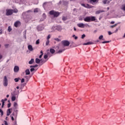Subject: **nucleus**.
<instances>
[{
  "instance_id": "nucleus-1",
  "label": "nucleus",
  "mask_w": 125,
  "mask_h": 125,
  "mask_svg": "<svg viewBox=\"0 0 125 125\" xmlns=\"http://www.w3.org/2000/svg\"><path fill=\"white\" fill-rule=\"evenodd\" d=\"M83 20L85 22H93L96 20V19H95V17L89 16L84 18Z\"/></svg>"
},
{
  "instance_id": "nucleus-2",
  "label": "nucleus",
  "mask_w": 125,
  "mask_h": 125,
  "mask_svg": "<svg viewBox=\"0 0 125 125\" xmlns=\"http://www.w3.org/2000/svg\"><path fill=\"white\" fill-rule=\"evenodd\" d=\"M49 14L50 15H53L54 17H58L60 15V13L54 10H51L49 12Z\"/></svg>"
},
{
  "instance_id": "nucleus-3",
  "label": "nucleus",
  "mask_w": 125,
  "mask_h": 125,
  "mask_svg": "<svg viewBox=\"0 0 125 125\" xmlns=\"http://www.w3.org/2000/svg\"><path fill=\"white\" fill-rule=\"evenodd\" d=\"M3 84L4 86H7L8 85V80H7V77L5 76L3 80Z\"/></svg>"
},
{
  "instance_id": "nucleus-4",
  "label": "nucleus",
  "mask_w": 125,
  "mask_h": 125,
  "mask_svg": "<svg viewBox=\"0 0 125 125\" xmlns=\"http://www.w3.org/2000/svg\"><path fill=\"white\" fill-rule=\"evenodd\" d=\"M6 16H10V15H12L13 14V12H14V10L12 9H7L6 10Z\"/></svg>"
},
{
  "instance_id": "nucleus-5",
  "label": "nucleus",
  "mask_w": 125,
  "mask_h": 125,
  "mask_svg": "<svg viewBox=\"0 0 125 125\" xmlns=\"http://www.w3.org/2000/svg\"><path fill=\"white\" fill-rule=\"evenodd\" d=\"M52 29L54 30V31H55L56 30H57V31H59L60 32L62 31V27L60 25L53 26Z\"/></svg>"
},
{
  "instance_id": "nucleus-6",
  "label": "nucleus",
  "mask_w": 125,
  "mask_h": 125,
  "mask_svg": "<svg viewBox=\"0 0 125 125\" xmlns=\"http://www.w3.org/2000/svg\"><path fill=\"white\" fill-rule=\"evenodd\" d=\"M62 43L64 46H69L70 45V42L67 40L62 41Z\"/></svg>"
},
{
  "instance_id": "nucleus-7",
  "label": "nucleus",
  "mask_w": 125,
  "mask_h": 125,
  "mask_svg": "<svg viewBox=\"0 0 125 125\" xmlns=\"http://www.w3.org/2000/svg\"><path fill=\"white\" fill-rule=\"evenodd\" d=\"M81 5H82V6H83V7H85V8H92V7H93V6L92 5H90L88 4H81Z\"/></svg>"
},
{
  "instance_id": "nucleus-8",
  "label": "nucleus",
  "mask_w": 125,
  "mask_h": 125,
  "mask_svg": "<svg viewBox=\"0 0 125 125\" xmlns=\"http://www.w3.org/2000/svg\"><path fill=\"white\" fill-rule=\"evenodd\" d=\"M37 29L38 31V32H42L43 29H44V27L42 25H39L37 26Z\"/></svg>"
},
{
  "instance_id": "nucleus-9",
  "label": "nucleus",
  "mask_w": 125,
  "mask_h": 125,
  "mask_svg": "<svg viewBox=\"0 0 125 125\" xmlns=\"http://www.w3.org/2000/svg\"><path fill=\"white\" fill-rule=\"evenodd\" d=\"M14 26L16 27V28H17L19 26H20L21 25V22L19 21H17L14 23Z\"/></svg>"
},
{
  "instance_id": "nucleus-10",
  "label": "nucleus",
  "mask_w": 125,
  "mask_h": 125,
  "mask_svg": "<svg viewBox=\"0 0 125 125\" xmlns=\"http://www.w3.org/2000/svg\"><path fill=\"white\" fill-rule=\"evenodd\" d=\"M46 19V15H45V13H43L42 14V18L41 19L40 21L42 22V21H44Z\"/></svg>"
},
{
  "instance_id": "nucleus-11",
  "label": "nucleus",
  "mask_w": 125,
  "mask_h": 125,
  "mask_svg": "<svg viewBox=\"0 0 125 125\" xmlns=\"http://www.w3.org/2000/svg\"><path fill=\"white\" fill-rule=\"evenodd\" d=\"M90 44H94V43L92 42H89L86 43H83V45H89Z\"/></svg>"
},
{
  "instance_id": "nucleus-12",
  "label": "nucleus",
  "mask_w": 125,
  "mask_h": 125,
  "mask_svg": "<svg viewBox=\"0 0 125 125\" xmlns=\"http://www.w3.org/2000/svg\"><path fill=\"white\" fill-rule=\"evenodd\" d=\"M14 71L16 73H17L19 71V67L18 66H15L14 68Z\"/></svg>"
},
{
  "instance_id": "nucleus-13",
  "label": "nucleus",
  "mask_w": 125,
  "mask_h": 125,
  "mask_svg": "<svg viewBox=\"0 0 125 125\" xmlns=\"http://www.w3.org/2000/svg\"><path fill=\"white\" fill-rule=\"evenodd\" d=\"M16 109H18V104L17 103L15 102L14 103V110H16Z\"/></svg>"
},
{
  "instance_id": "nucleus-14",
  "label": "nucleus",
  "mask_w": 125,
  "mask_h": 125,
  "mask_svg": "<svg viewBox=\"0 0 125 125\" xmlns=\"http://www.w3.org/2000/svg\"><path fill=\"white\" fill-rule=\"evenodd\" d=\"M28 48L29 51H33V50H34V49L33 48V46H32V45H29L28 46Z\"/></svg>"
},
{
  "instance_id": "nucleus-15",
  "label": "nucleus",
  "mask_w": 125,
  "mask_h": 125,
  "mask_svg": "<svg viewBox=\"0 0 125 125\" xmlns=\"http://www.w3.org/2000/svg\"><path fill=\"white\" fill-rule=\"evenodd\" d=\"M77 26H78V27H79V28H84L83 23H78V24H77Z\"/></svg>"
},
{
  "instance_id": "nucleus-16",
  "label": "nucleus",
  "mask_w": 125,
  "mask_h": 125,
  "mask_svg": "<svg viewBox=\"0 0 125 125\" xmlns=\"http://www.w3.org/2000/svg\"><path fill=\"white\" fill-rule=\"evenodd\" d=\"M10 108L7 109L6 116H8L9 115H10V114H11V111H10Z\"/></svg>"
},
{
  "instance_id": "nucleus-17",
  "label": "nucleus",
  "mask_w": 125,
  "mask_h": 125,
  "mask_svg": "<svg viewBox=\"0 0 125 125\" xmlns=\"http://www.w3.org/2000/svg\"><path fill=\"white\" fill-rule=\"evenodd\" d=\"M35 62L36 64H40V63H41V60L39 58H36L35 59Z\"/></svg>"
},
{
  "instance_id": "nucleus-18",
  "label": "nucleus",
  "mask_w": 125,
  "mask_h": 125,
  "mask_svg": "<svg viewBox=\"0 0 125 125\" xmlns=\"http://www.w3.org/2000/svg\"><path fill=\"white\" fill-rule=\"evenodd\" d=\"M25 73L26 75H30V74H31V72H30V69H27L25 70Z\"/></svg>"
},
{
  "instance_id": "nucleus-19",
  "label": "nucleus",
  "mask_w": 125,
  "mask_h": 125,
  "mask_svg": "<svg viewBox=\"0 0 125 125\" xmlns=\"http://www.w3.org/2000/svg\"><path fill=\"white\" fill-rule=\"evenodd\" d=\"M34 62H35V60H34V59H31V60L28 62V63L30 65H32Z\"/></svg>"
},
{
  "instance_id": "nucleus-20",
  "label": "nucleus",
  "mask_w": 125,
  "mask_h": 125,
  "mask_svg": "<svg viewBox=\"0 0 125 125\" xmlns=\"http://www.w3.org/2000/svg\"><path fill=\"white\" fill-rule=\"evenodd\" d=\"M15 113H16V114H15V116H14V118L15 119L17 118V115L18 114V110L17 109H14Z\"/></svg>"
},
{
  "instance_id": "nucleus-21",
  "label": "nucleus",
  "mask_w": 125,
  "mask_h": 125,
  "mask_svg": "<svg viewBox=\"0 0 125 125\" xmlns=\"http://www.w3.org/2000/svg\"><path fill=\"white\" fill-rule=\"evenodd\" d=\"M65 51V48H63V49H61L60 50H59L58 51V53H62V52H63V51Z\"/></svg>"
},
{
  "instance_id": "nucleus-22",
  "label": "nucleus",
  "mask_w": 125,
  "mask_h": 125,
  "mask_svg": "<svg viewBox=\"0 0 125 125\" xmlns=\"http://www.w3.org/2000/svg\"><path fill=\"white\" fill-rule=\"evenodd\" d=\"M14 116H15L14 113H13L12 114L10 115L12 121H14Z\"/></svg>"
},
{
  "instance_id": "nucleus-23",
  "label": "nucleus",
  "mask_w": 125,
  "mask_h": 125,
  "mask_svg": "<svg viewBox=\"0 0 125 125\" xmlns=\"http://www.w3.org/2000/svg\"><path fill=\"white\" fill-rule=\"evenodd\" d=\"M104 11L103 10H98L96 11V14H100L102 12H104Z\"/></svg>"
},
{
  "instance_id": "nucleus-24",
  "label": "nucleus",
  "mask_w": 125,
  "mask_h": 125,
  "mask_svg": "<svg viewBox=\"0 0 125 125\" xmlns=\"http://www.w3.org/2000/svg\"><path fill=\"white\" fill-rule=\"evenodd\" d=\"M50 52H51L52 54H54V53H55V50H54V49L51 48L50 49Z\"/></svg>"
},
{
  "instance_id": "nucleus-25",
  "label": "nucleus",
  "mask_w": 125,
  "mask_h": 125,
  "mask_svg": "<svg viewBox=\"0 0 125 125\" xmlns=\"http://www.w3.org/2000/svg\"><path fill=\"white\" fill-rule=\"evenodd\" d=\"M90 2H91V3H92V2H98V0H89Z\"/></svg>"
},
{
  "instance_id": "nucleus-26",
  "label": "nucleus",
  "mask_w": 125,
  "mask_h": 125,
  "mask_svg": "<svg viewBox=\"0 0 125 125\" xmlns=\"http://www.w3.org/2000/svg\"><path fill=\"white\" fill-rule=\"evenodd\" d=\"M24 78H26V82H29V80H30V78H31V77L28 76H25L24 77Z\"/></svg>"
},
{
  "instance_id": "nucleus-27",
  "label": "nucleus",
  "mask_w": 125,
  "mask_h": 125,
  "mask_svg": "<svg viewBox=\"0 0 125 125\" xmlns=\"http://www.w3.org/2000/svg\"><path fill=\"white\" fill-rule=\"evenodd\" d=\"M16 100V97L15 96H12V101H15Z\"/></svg>"
},
{
  "instance_id": "nucleus-28",
  "label": "nucleus",
  "mask_w": 125,
  "mask_h": 125,
  "mask_svg": "<svg viewBox=\"0 0 125 125\" xmlns=\"http://www.w3.org/2000/svg\"><path fill=\"white\" fill-rule=\"evenodd\" d=\"M31 68L30 69V72H34V71H35V72L37 71V69H35L34 67H31Z\"/></svg>"
},
{
  "instance_id": "nucleus-29",
  "label": "nucleus",
  "mask_w": 125,
  "mask_h": 125,
  "mask_svg": "<svg viewBox=\"0 0 125 125\" xmlns=\"http://www.w3.org/2000/svg\"><path fill=\"white\" fill-rule=\"evenodd\" d=\"M38 66H39V65L38 64H35L34 65H31L30 66V68H37V67H38Z\"/></svg>"
},
{
  "instance_id": "nucleus-30",
  "label": "nucleus",
  "mask_w": 125,
  "mask_h": 125,
  "mask_svg": "<svg viewBox=\"0 0 125 125\" xmlns=\"http://www.w3.org/2000/svg\"><path fill=\"white\" fill-rule=\"evenodd\" d=\"M19 80H21V78H15L14 81L16 83H18L19 82Z\"/></svg>"
},
{
  "instance_id": "nucleus-31",
  "label": "nucleus",
  "mask_w": 125,
  "mask_h": 125,
  "mask_svg": "<svg viewBox=\"0 0 125 125\" xmlns=\"http://www.w3.org/2000/svg\"><path fill=\"white\" fill-rule=\"evenodd\" d=\"M83 26H84V27H86V28H87V27H90L89 25H88V24L87 23H85V24L83 23Z\"/></svg>"
},
{
  "instance_id": "nucleus-32",
  "label": "nucleus",
  "mask_w": 125,
  "mask_h": 125,
  "mask_svg": "<svg viewBox=\"0 0 125 125\" xmlns=\"http://www.w3.org/2000/svg\"><path fill=\"white\" fill-rule=\"evenodd\" d=\"M7 31H8V32H11V31H12V29L11 28V27L10 26H8Z\"/></svg>"
},
{
  "instance_id": "nucleus-33",
  "label": "nucleus",
  "mask_w": 125,
  "mask_h": 125,
  "mask_svg": "<svg viewBox=\"0 0 125 125\" xmlns=\"http://www.w3.org/2000/svg\"><path fill=\"white\" fill-rule=\"evenodd\" d=\"M99 40H102V41H104V39H103V35H101L99 37Z\"/></svg>"
},
{
  "instance_id": "nucleus-34",
  "label": "nucleus",
  "mask_w": 125,
  "mask_h": 125,
  "mask_svg": "<svg viewBox=\"0 0 125 125\" xmlns=\"http://www.w3.org/2000/svg\"><path fill=\"white\" fill-rule=\"evenodd\" d=\"M121 9L125 11V4H124L122 5V7L121 8Z\"/></svg>"
},
{
  "instance_id": "nucleus-35",
  "label": "nucleus",
  "mask_w": 125,
  "mask_h": 125,
  "mask_svg": "<svg viewBox=\"0 0 125 125\" xmlns=\"http://www.w3.org/2000/svg\"><path fill=\"white\" fill-rule=\"evenodd\" d=\"M62 20H63V21H66V20H67V17H63L62 18Z\"/></svg>"
},
{
  "instance_id": "nucleus-36",
  "label": "nucleus",
  "mask_w": 125,
  "mask_h": 125,
  "mask_svg": "<svg viewBox=\"0 0 125 125\" xmlns=\"http://www.w3.org/2000/svg\"><path fill=\"white\" fill-rule=\"evenodd\" d=\"M54 40H55V41H56L57 42H61V40H60L59 38H55Z\"/></svg>"
},
{
  "instance_id": "nucleus-37",
  "label": "nucleus",
  "mask_w": 125,
  "mask_h": 125,
  "mask_svg": "<svg viewBox=\"0 0 125 125\" xmlns=\"http://www.w3.org/2000/svg\"><path fill=\"white\" fill-rule=\"evenodd\" d=\"M107 1H108V0H103V2L104 4H106V3H107Z\"/></svg>"
},
{
  "instance_id": "nucleus-38",
  "label": "nucleus",
  "mask_w": 125,
  "mask_h": 125,
  "mask_svg": "<svg viewBox=\"0 0 125 125\" xmlns=\"http://www.w3.org/2000/svg\"><path fill=\"white\" fill-rule=\"evenodd\" d=\"M45 44L46 45H48V44H49V40L46 41Z\"/></svg>"
},
{
  "instance_id": "nucleus-39",
  "label": "nucleus",
  "mask_w": 125,
  "mask_h": 125,
  "mask_svg": "<svg viewBox=\"0 0 125 125\" xmlns=\"http://www.w3.org/2000/svg\"><path fill=\"white\" fill-rule=\"evenodd\" d=\"M0 113H1V115L3 116V111L1 110V109H0Z\"/></svg>"
},
{
  "instance_id": "nucleus-40",
  "label": "nucleus",
  "mask_w": 125,
  "mask_h": 125,
  "mask_svg": "<svg viewBox=\"0 0 125 125\" xmlns=\"http://www.w3.org/2000/svg\"><path fill=\"white\" fill-rule=\"evenodd\" d=\"M4 46H5V48H8V46H9V44H5L4 45Z\"/></svg>"
},
{
  "instance_id": "nucleus-41",
  "label": "nucleus",
  "mask_w": 125,
  "mask_h": 125,
  "mask_svg": "<svg viewBox=\"0 0 125 125\" xmlns=\"http://www.w3.org/2000/svg\"><path fill=\"white\" fill-rule=\"evenodd\" d=\"M41 63H42V64H43V63H45V62H46V61H44V60H40Z\"/></svg>"
},
{
  "instance_id": "nucleus-42",
  "label": "nucleus",
  "mask_w": 125,
  "mask_h": 125,
  "mask_svg": "<svg viewBox=\"0 0 125 125\" xmlns=\"http://www.w3.org/2000/svg\"><path fill=\"white\" fill-rule=\"evenodd\" d=\"M40 43V39H38L36 41V44H39Z\"/></svg>"
},
{
  "instance_id": "nucleus-43",
  "label": "nucleus",
  "mask_w": 125,
  "mask_h": 125,
  "mask_svg": "<svg viewBox=\"0 0 125 125\" xmlns=\"http://www.w3.org/2000/svg\"><path fill=\"white\" fill-rule=\"evenodd\" d=\"M117 25H118V24L116 23V24H114L113 25H111L110 26V28H114V27H116V26H117Z\"/></svg>"
},
{
  "instance_id": "nucleus-44",
  "label": "nucleus",
  "mask_w": 125,
  "mask_h": 125,
  "mask_svg": "<svg viewBox=\"0 0 125 125\" xmlns=\"http://www.w3.org/2000/svg\"><path fill=\"white\" fill-rule=\"evenodd\" d=\"M11 106V103H9L8 104H7V107H8V108H10Z\"/></svg>"
},
{
  "instance_id": "nucleus-45",
  "label": "nucleus",
  "mask_w": 125,
  "mask_h": 125,
  "mask_svg": "<svg viewBox=\"0 0 125 125\" xmlns=\"http://www.w3.org/2000/svg\"><path fill=\"white\" fill-rule=\"evenodd\" d=\"M34 13H37V12H38V8H35L34 10Z\"/></svg>"
},
{
  "instance_id": "nucleus-46",
  "label": "nucleus",
  "mask_w": 125,
  "mask_h": 125,
  "mask_svg": "<svg viewBox=\"0 0 125 125\" xmlns=\"http://www.w3.org/2000/svg\"><path fill=\"white\" fill-rule=\"evenodd\" d=\"M1 102H2V105H4V100L3 99L1 100Z\"/></svg>"
},
{
  "instance_id": "nucleus-47",
  "label": "nucleus",
  "mask_w": 125,
  "mask_h": 125,
  "mask_svg": "<svg viewBox=\"0 0 125 125\" xmlns=\"http://www.w3.org/2000/svg\"><path fill=\"white\" fill-rule=\"evenodd\" d=\"M85 38V34H83L82 36V39H84Z\"/></svg>"
},
{
  "instance_id": "nucleus-48",
  "label": "nucleus",
  "mask_w": 125,
  "mask_h": 125,
  "mask_svg": "<svg viewBox=\"0 0 125 125\" xmlns=\"http://www.w3.org/2000/svg\"><path fill=\"white\" fill-rule=\"evenodd\" d=\"M25 82V79L24 78L21 79V83H23Z\"/></svg>"
},
{
  "instance_id": "nucleus-49",
  "label": "nucleus",
  "mask_w": 125,
  "mask_h": 125,
  "mask_svg": "<svg viewBox=\"0 0 125 125\" xmlns=\"http://www.w3.org/2000/svg\"><path fill=\"white\" fill-rule=\"evenodd\" d=\"M47 57H48V56H47V55H45L44 56V59H47Z\"/></svg>"
},
{
  "instance_id": "nucleus-50",
  "label": "nucleus",
  "mask_w": 125,
  "mask_h": 125,
  "mask_svg": "<svg viewBox=\"0 0 125 125\" xmlns=\"http://www.w3.org/2000/svg\"><path fill=\"white\" fill-rule=\"evenodd\" d=\"M50 38V35H48L47 37V40H49Z\"/></svg>"
},
{
  "instance_id": "nucleus-51",
  "label": "nucleus",
  "mask_w": 125,
  "mask_h": 125,
  "mask_svg": "<svg viewBox=\"0 0 125 125\" xmlns=\"http://www.w3.org/2000/svg\"><path fill=\"white\" fill-rule=\"evenodd\" d=\"M43 55V54H41L40 56H39V58H42V56Z\"/></svg>"
},
{
  "instance_id": "nucleus-52",
  "label": "nucleus",
  "mask_w": 125,
  "mask_h": 125,
  "mask_svg": "<svg viewBox=\"0 0 125 125\" xmlns=\"http://www.w3.org/2000/svg\"><path fill=\"white\" fill-rule=\"evenodd\" d=\"M0 35H2V29H0Z\"/></svg>"
},
{
  "instance_id": "nucleus-53",
  "label": "nucleus",
  "mask_w": 125,
  "mask_h": 125,
  "mask_svg": "<svg viewBox=\"0 0 125 125\" xmlns=\"http://www.w3.org/2000/svg\"><path fill=\"white\" fill-rule=\"evenodd\" d=\"M108 35L109 36H111V35H112V32H111V31H108Z\"/></svg>"
},
{
  "instance_id": "nucleus-54",
  "label": "nucleus",
  "mask_w": 125,
  "mask_h": 125,
  "mask_svg": "<svg viewBox=\"0 0 125 125\" xmlns=\"http://www.w3.org/2000/svg\"><path fill=\"white\" fill-rule=\"evenodd\" d=\"M118 31H119V28H116V29L114 33H117V32H118Z\"/></svg>"
},
{
  "instance_id": "nucleus-55",
  "label": "nucleus",
  "mask_w": 125,
  "mask_h": 125,
  "mask_svg": "<svg viewBox=\"0 0 125 125\" xmlns=\"http://www.w3.org/2000/svg\"><path fill=\"white\" fill-rule=\"evenodd\" d=\"M4 123H5V125H8V124H7V122L6 121H4Z\"/></svg>"
},
{
  "instance_id": "nucleus-56",
  "label": "nucleus",
  "mask_w": 125,
  "mask_h": 125,
  "mask_svg": "<svg viewBox=\"0 0 125 125\" xmlns=\"http://www.w3.org/2000/svg\"><path fill=\"white\" fill-rule=\"evenodd\" d=\"M102 43H107V41H104L102 42Z\"/></svg>"
},
{
  "instance_id": "nucleus-57",
  "label": "nucleus",
  "mask_w": 125,
  "mask_h": 125,
  "mask_svg": "<svg viewBox=\"0 0 125 125\" xmlns=\"http://www.w3.org/2000/svg\"><path fill=\"white\" fill-rule=\"evenodd\" d=\"M110 23L111 24H115V21H111Z\"/></svg>"
},
{
  "instance_id": "nucleus-58",
  "label": "nucleus",
  "mask_w": 125,
  "mask_h": 125,
  "mask_svg": "<svg viewBox=\"0 0 125 125\" xmlns=\"http://www.w3.org/2000/svg\"><path fill=\"white\" fill-rule=\"evenodd\" d=\"M2 55H0V59H2Z\"/></svg>"
},
{
  "instance_id": "nucleus-59",
  "label": "nucleus",
  "mask_w": 125,
  "mask_h": 125,
  "mask_svg": "<svg viewBox=\"0 0 125 125\" xmlns=\"http://www.w3.org/2000/svg\"><path fill=\"white\" fill-rule=\"evenodd\" d=\"M24 38L26 39V31L24 32Z\"/></svg>"
},
{
  "instance_id": "nucleus-60",
  "label": "nucleus",
  "mask_w": 125,
  "mask_h": 125,
  "mask_svg": "<svg viewBox=\"0 0 125 125\" xmlns=\"http://www.w3.org/2000/svg\"><path fill=\"white\" fill-rule=\"evenodd\" d=\"M74 39H75V40H78V37L75 36V37H74Z\"/></svg>"
},
{
  "instance_id": "nucleus-61",
  "label": "nucleus",
  "mask_w": 125,
  "mask_h": 125,
  "mask_svg": "<svg viewBox=\"0 0 125 125\" xmlns=\"http://www.w3.org/2000/svg\"><path fill=\"white\" fill-rule=\"evenodd\" d=\"M74 31H77V28H76V27H74Z\"/></svg>"
},
{
  "instance_id": "nucleus-62",
  "label": "nucleus",
  "mask_w": 125,
  "mask_h": 125,
  "mask_svg": "<svg viewBox=\"0 0 125 125\" xmlns=\"http://www.w3.org/2000/svg\"><path fill=\"white\" fill-rule=\"evenodd\" d=\"M61 3H62V1H60L59 2V4H61Z\"/></svg>"
},
{
  "instance_id": "nucleus-63",
  "label": "nucleus",
  "mask_w": 125,
  "mask_h": 125,
  "mask_svg": "<svg viewBox=\"0 0 125 125\" xmlns=\"http://www.w3.org/2000/svg\"><path fill=\"white\" fill-rule=\"evenodd\" d=\"M3 100H4V101H7V99L5 98Z\"/></svg>"
},
{
  "instance_id": "nucleus-64",
  "label": "nucleus",
  "mask_w": 125,
  "mask_h": 125,
  "mask_svg": "<svg viewBox=\"0 0 125 125\" xmlns=\"http://www.w3.org/2000/svg\"><path fill=\"white\" fill-rule=\"evenodd\" d=\"M106 3H110V1H109V0H107V2H106Z\"/></svg>"
}]
</instances>
